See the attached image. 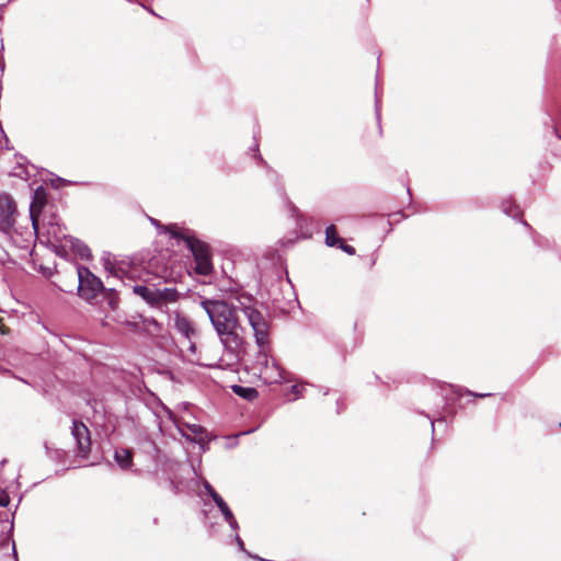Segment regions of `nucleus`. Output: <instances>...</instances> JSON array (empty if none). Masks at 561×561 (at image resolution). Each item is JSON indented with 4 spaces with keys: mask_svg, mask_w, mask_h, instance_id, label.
Wrapping results in <instances>:
<instances>
[{
    "mask_svg": "<svg viewBox=\"0 0 561 561\" xmlns=\"http://www.w3.org/2000/svg\"><path fill=\"white\" fill-rule=\"evenodd\" d=\"M336 247L339 249H341L343 252L347 253L348 255H355V253H356L355 248L346 244L343 239L340 241V243Z\"/></svg>",
    "mask_w": 561,
    "mask_h": 561,
    "instance_id": "obj_15",
    "label": "nucleus"
},
{
    "mask_svg": "<svg viewBox=\"0 0 561 561\" xmlns=\"http://www.w3.org/2000/svg\"><path fill=\"white\" fill-rule=\"evenodd\" d=\"M0 333L1 334H8L9 329L2 323V318L0 317Z\"/></svg>",
    "mask_w": 561,
    "mask_h": 561,
    "instance_id": "obj_17",
    "label": "nucleus"
},
{
    "mask_svg": "<svg viewBox=\"0 0 561 561\" xmlns=\"http://www.w3.org/2000/svg\"><path fill=\"white\" fill-rule=\"evenodd\" d=\"M36 233L37 236H45L47 241L53 244L62 243L68 240L66 228L58 222L55 214H50L48 217L44 216L42 222H39V230Z\"/></svg>",
    "mask_w": 561,
    "mask_h": 561,
    "instance_id": "obj_5",
    "label": "nucleus"
},
{
    "mask_svg": "<svg viewBox=\"0 0 561 561\" xmlns=\"http://www.w3.org/2000/svg\"><path fill=\"white\" fill-rule=\"evenodd\" d=\"M9 504V496L3 493L0 494V506H7Z\"/></svg>",
    "mask_w": 561,
    "mask_h": 561,
    "instance_id": "obj_16",
    "label": "nucleus"
},
{
    "mask_svg": "<svg viewBox=\"0 0 561 561\" xmlns=\"http://www.w3.org/2000/svg\"><path fill=\"white\" fill-rule=\"evenodd\" d=\"M110 304H111L112 308H115V302L113 299L110 300Z\"/></svg>",
    "mask_w": 561,
    "mask_h": 561,
    "instance_id": "obj_18",
    "label": "nucleus"
},
{
    "mask_svg": "<svg viewBox=\"0 0 561 561\" xmlns=\"http://www.w3.org/2000/svg\"><path fill=\"white\" fill-rule=\"evenodd\" d=\"M187 248L195 261V272L199 275H209L213 272L211 252L209 245L195 238L187 240Z\"/></svg>",
    "mask_w": 561,
    "mask_h": 561,
    "instance_id": "obj_3",
    "label": "nucleus"
},
{
    "mask_svg": "<svg viewBox=\"0 0 561 561\" xmlns=\"http://www.w3.org/2000/svg\"><path fill=\"white\" fill-rule=\"evenodd\" d=\"M175 328L186 339H191V336L195 334L193 324L186 317L178 316L175 319Z\"/></svg>",
    "mask_w": 561,
    "mask_h": 561,
    "instance_id": "obj_12",
    "label": "nucleus"
},
{
    "mask_svg": "<svg viewBox=\"0 0 561 561\" xmlns=\"http://www.w3.org/2000/svg\"><path fill=\"white\" fill-rule=\"evenodd\" d=\"M115 460L124 470L133 465V451L128 448H119L115 450Z\"/></svg>",
    "mask_w": 561,
    "mask_h": 561,
    "instance_id": "obj_11",
    "label": "nucleus"
},
{
    "mask_svg": "<svg viewBox=\"0 0 561 561\" xmlns=\"http://www.w3.org/2000/svg\"><path fill=\"white\" fill-rule=\"evenodd\" d=\"M16 213V205L10 195L0 196V229L8 231L14 224V214Z\"/></svg>",
    "mask_w": 561,
    "mask_h": 561,
    "instance_id": "obj_8",
    "label": "nucleus"
},
{
    "mask_svg": "<svg viewBox=\"0 0 561 561\" xmlns=\"http://www.w3.org/2000/svg\"><path fill=\"white\" fill-rule=\"evenodd\" d=\"M163 231L169 233L174 239L183 240L186 245H187V240L195 239V237L190 233V230L182 229L178 225L164 226Z\"/></svg>",
    "mask_w": 561,
    "mask_h": 561,
    "instance_id": "obj_10",
    "label": "nucleus"
},
{
    "mask_svg": "<svg viewBox=\"0 0 561 561\" xmlns=\"http://www.w3.org/2000/svg\"><path fill=\"white\" fill-rule=\"evenodd\" d=\"M244 299L248 304L238 299L240 305L236 308L224 300L205 299L201 302L221 342L233 353L242 345V337L239 334L240 324L236 314L237 308L241 309L248 318L254 331L256 343L262 347L268 343V323L262 313L253 307V299L251 297H244Z\"/></svg>",
    "mask_w": 561,
    "mask_h": 561,
    "instance_id": "obj_1",
    "label": "nucleus"
},
{
    "mask_svg": "<svg viewBox=\"0 0 561 561\" xmlns=\"http://www.w3.org/2000/svg\"><path fill=\"white\" fill-rule=\"evenodd\" d=\"M342 240L341 237H339L337 229L334 225H330L325 229V243L329 247H336L340 241Z\"/></svg>",
    "mask_w": 561,
    "mask_h": 561,
    "instance_id": "obj_14",
    "label": "nucleus"
},
{
    "mask_svg": "<svg viewBox=\"0 0 561 561\" xmlns=\"http://www.w3.org/2000/svg\"><path fill=\"white\" fill-rule=\"evenodd\" d=\"M79 295L85 300L94 299L104 291L103 283L87 267H78Z\"/></svg>",
    "mask_w": 561,
    "mask_h": 561,
    "instance_id": "obj_4",
    "label": "nucleus"
},
{
    "mask_svg": "<svg viewBox=\"0 0 561 561\" xmlns=\"http://www.w3.org/2000/svg\"><path fill=\"white\" fill-rule=\"evenodd\" d=\"M47 205V192L44 187H38L34 191L33 199L30 206V217L32 220V226L35 232L39 230L41 214Z\"/></svg>",
    "mask_w": 561,
    "mask_h": 561,
    "instance_id": "obj_7",
    "label": "nucleus"
},
{
    "mask_svg": "<svg viewBox=\"0 0 561 561\" xmlns=\"http://www.w3.org/2000/svg\"><path fill=\"white\" fill-rule=\"evenodd\" d=\"M134 293L141 297L146 302L156 308H162L173 304L179 299V293L175 288L164 287L156 288L145 285H136Z\"/></svg>",
    "mask_w": 561,
    "mask_h": 561,
    "instance_id": "obj_2",
    "label": "nucleus"
},
{
    "mask_svg": "<svg viewBox=\"0 0 561 561\" xmlns=\"http://www.w3.org/2000/svg\"><path fill=\"white\" fill-rule=\"evenodd\" d=\"M231 390L234 394H237L248 401H253L259 397L257 390L252 387H243L240 385H232Z\"/></svg>",
    "mask_w": 561,
    "mask_h": 561,
    "instance_id": "obj_13",
    "label": "nucleus"
},
{
    "mask_svg": "<svg viewBox=\"0 0 561 561\" xmlns=\"http://www.w3.org/2000/svg\"><path fill=\"white\" fill-rule=\"evenodd\" d=\"M205 489L208 492V494L211 496L213 501L216 503L217 507L222 513L227 523H229L230 526L234 527L237 525V520L227 505V503L224 501V499L216 492V490L209 484H205Z\"/></svg>",
    "mask_w": 561,
    "mask_h": 561,
    "instance_id": "obj_9",
    "label": "nucleus"
},
{
    "mask_svg": "<svg viewBox=\"0 0 561 561\" xmlns=\"http://www.w3.org/2000/svg\"><path fill=\"white\" fill-rule=\"evenodd\" d=\"M71 434L77 443V457L87 460L91 451V433L89 427L81 421H73Z\"/></svg>",
    "mask_w": 561,
    "mask_h": 561,
    "instance_id": "obj_6",
    "label": "nucleus"
}]
</instances>
